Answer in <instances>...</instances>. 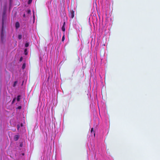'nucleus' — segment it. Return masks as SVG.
I'll return each instance as SVG.
<instances>
[{"label":"nucleus","instance_id":"1a4fd4ad","mask_svg":"<svg viewBox=\"0 0 160 160\" xmlns=\"http://www.w3.org/2000/svg\"><path fill=\"white\" fill-rule=\"evenodd\" d=\"M21 96L20 95H18L17 98V100H20L21 99Z\"/></svg>","mask_w":160,"mask_h":160},{"label":"nucleus","instance_id":"6e6552de","mask_svg":"<svg viewBox=\"0 0 160 160\" xmlns=\"http://www.w3.org/2000/svg\"><path fill=\"white\" fill-rule=\"evenodd\" d=\"M62 31H63V32H65V26H62Z\"/></svg>","mask_w":160,"mask_h":160},{"label":"nucleus","instance_id":"20e7f679","mask_svg":"<svg viewBox=\"0 0 160 160\" xmlns=\"http://www.w3.org/2000/svg\"><path fill=\"white\" fill-rule=\"evenodd\" d=\"M15 27L16 29L20 27V24L18 22H16Z\"/></svg>","mask_w":160,"mask_h":160},{"label":"nucleus","instance_id":"dca6fc26","mask_svg":"<svg viewBox=\"0 0 160 160\" xmlns=\"http://www.w3.org/2000/svg\"><path fill=\"white\" fill-rule=\"evenodd\" d=\"M22 57H21L19 61L20 62H21L22 61Z\"/></svg>","mask_w":160,"mask_h":160},{"label":"nucleus","instance_id":"ddd939ff","mask_svg":"<svg viewBox=\"0 0 160 160\" xmlns=\"http://www.w3.org/2000/svg\"><path fill=\"white\" fill-rule=\"evenodd\" d=\"M32 0H29L28 1V4H30L32 2Z\"/></svg>","mask_w":160,"mask_h":160},{"label":"nucleus","instance_id":"423d86ee","mask_svg":"<svg viewBox=\"0 0 160 160\" xmlns=\"http://www.w3.org/2000/svg\"><path fill=\"white\" fill-rule=\"evenodd\" d=\"M18 138H19V137H18V135H16L14 137V140L15 141H16L18 139Z\"/></svg>","mask_w":160,"mask_h":160},{"label":"nucleus","instance_id":"f03ea898","mask_svg":"<svg viewBox=\"0 0 160 160\" xmlns=\"http://www.w3.org/2000/svg\"><path fill=\"white\" fill-rule=\"evenodd\" d=\"M20 127H22V128H23V125H22V123H21L20 124V125H19V124H18V125H17V129H18V131H20V132L21 131V130L20 129Z\"/></svg>","mask_w":160,"mask_h":160},{"label":"nucleus","instance_id":"39448f33","mask_svg":"<svg viewBox=\"0 0 160 160\" xmlns=\"http://www.w3.org/2000/svg\"><path fill=\"white\" fill-rule=\"evenodd\" d=\"M91 132L92 135L93 134L94 135V137H95V132L94 131H93V128H91Z\"/></svg>","mask_w":160,"mask_h":160},{"label":"nucleus","instance_id":"5701e85b","mask_svg":"<svg viewBox=\"0 0 160 160\" xmlns=\"http://www.w3.org/2000/svg\"><path fill=\"white\" fill-rule=\"evenodd\" d=\"M26 50H27V49H25V51H26Z\"/></svg>","mask_w":160,"mask_h":160},{"label":"nucleus","instance_id":"412c9836","mask_svg":"<svg viewBox=\"0 0 160 160\" xmlns=\"http://www.w3.org/2000/svg\"><path fill=\"white\" fill-rule=\"evenodd\" d=\"M16 98H13V100H16Z\"/></svg>","mask_w":160,"mask_h":160},{"label":"nucleus","instance_id":"9d476101","mask_svg":"<svg viewBox=\"0 0 160 160\" xmlns=\"http://www.w3.org/2000/svg\"><path fill=\"white\" fill-rule=\"evenodd\" d=\"M25 67V64L23 63L22 67V69H24Z\"/></svg>","mask_w":160,"mask_h":160},{"label":"nucleus","instance_id":"f257e3e1","mask_svg":"<svg viewBox=\"0 0 160 160\" xmlns=\"http://www.w3.org/2000/svg\"><path fill=\"white\" fill-rule=\"evenodd\" d=\"M75 11L72 9H71L69 12V17L72 19L74 17Z\"/></svg>","mask_w":160,"mask_h":160},{"label":"nucleus","instance_id":"f3484780","mask_svg":"<svg viewBox=\"0 0 160 160\" xmlns=\"http://www.w3.org/2000/svg\"><path fill=\"white\" fill-rule=\"evenodd\" d=\"M65 22H64V23H63V26H65Z\"/></svg>","mask_w":160,"mask_h":160},{"label":"nucleus","instance_id":"aec40b11","mask_svg":"<svg viewBox=\"0 0 160 160\" xmlns=\"http://www.w3.org/2000/svg\"><path fill=\"white\" fill-rule=\"evenodd\" d=\"M23 16L24 17H25V14H24L23 15Z\"/></svg>","mask_w":160,"mask_h":160},{"label":"nucleus","instance_id":"7ed1b4c3","mask_svg":"<svg viewBox=\"0 0 160 160\" xmlns=\"http://www.w3.org/2000/svg\"><path fill=\"white\" fill-rule=\"evenodd\" d=\"M1 40H2V41L3 42V41L4 40V35H3V28H2V33H1Z\"/></svg>","mask_w":160,"mask_h":160},{"label":"nucleus","instance_id":"f8f14e48","mask_svg":"<svg viewBox=\"0 0 160 160\" xmlns=\"http://www.w3.org/2000/svg\"><path fill=\"white\" fill-rule=\"evenodd\" d=\"M29 43H26L25 44V47H27L29 46Z\"/></svg>","mask_w":160,"mask_h":160},{"label":"nucleus","instance_id":"4be33fe9","mask_svg":"<svg viewBox=\"0 0 160 160\" xmlns=\"http://www.w3.org/2000/svg\"><path fill=\"white\" fill-rule=\"evenodd\" d=\"M14 101H13L12 102V103H14Z\"/></svg>","mask_w":160,"mask_h":160},{"label":"nucleus","instance_id":"2eb2a0df","mask_svg":"<svg viewBox=\"0 0 160 160\" xmlns=\"http://www.w3.org/2000/svg\"><path fill=\"white\" fill-rule=\"evenodd\" d=\"M65 39L64 36L63 35L62 37V41H63Z\"/></svg>","mask_w":160,"mask_h":160},{"label":"nucleus","instance_id":"0eeeda50","mask_svg":"<svg viewBox=\"0 0 160 160\" xmlns=\"http://www.w3.org/2000/svg\"><path fill=\"white\" fill-rule=\"evenodd\" d=\"M18 83V81H15L14 82V83L13 84V87H15L17 84V83Z\"/></svg>","mask_w":160,"mask_h":160},{"label":"nucleus","instance_id":"6ab92c4d","mask_svg":"<svg viewBox=\"0 0 160 160\" xmlns=\"http://www.w3.org/2000/svg\"><path fill=\"white\" fill-rule=\"evenodd\" d=\"M18 108H19V109H21V106H19V107H18Z\"/></svg>","mask_w":160,"mask_h":160},{"label":"nucleus","instance_id":"4468645a","mask_svg":"<svg viewBox=\"0 0 160 160\" xmlns=\"http://www.w3.org/2000/svg\"><path fill=\"white\" fill-rule=\"evenodd\" d=\"M27 12L28 14H30L31 13V11L30 10H28L27 11Z\"/></svg>","mask_w":160,"mask_h":160},{"label":"nucleus","instance_id":"a211bd4d","mask_svg":"<svg viewBox=\"0 0 160 160\" xmlns=\"http://www.w3.org/2000/svg\"><path fill=\"white\" fill-rule=\"evenodd\" d=\"M12 120H10V123H12Z\"/></svg>","mask_w":160,"mask_h":160},{"label":"nucleus","instance_id":"9b49d317","mask_svg":"<svg viewBox=\"0 0 160 160\" xmlns=\"http://www.w3.org/2000/svg\"><path fill=\"white\" fill-rule=\"evenodd\" d=\"M18 38L19 39H21V38H22V35H21V34L19 35H18Z\"/></svg>","mask_w":160,"mask_h":160}]
</instances>
